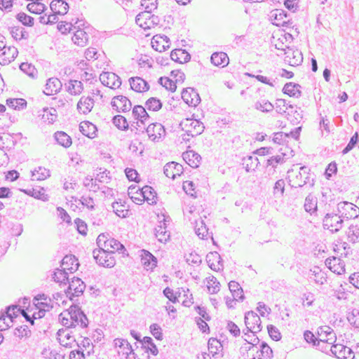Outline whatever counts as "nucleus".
<instances>
[{"label": "nucleus", "mask_w": 359, "mask_h": 359, "mask_svg": "<svg viewBox=\"0 0 359 359\" xmlns=\"http://www.w3.org/2000/svg\"><path fill=\"white\" fill-rule=\"evenodd\" d=\"M43 114L41 115L42 119L53 123L57 118V111L54 108H43Z\"/></svg>", "instance_id": "nucleus-54"}, {"label": "nucleus", "mask_w": 359, "mask_h": 359, "mask_svg": "<svg viewBox=\"0 0 359 359\" xmlns=\"http://www.w3.org/2000/svg\"><path fill=\"white\" fill-rule=\"evenodd\" d=\"M111 107L117 112L125 113L129 111L132 107L130 100L123 95H117L113 97L111 102Z\"/></svg>", "instance_id": "nucleus-11"}, {"label": "nucleus", "mask_w": 359, "mask_h": 359, "mask_svg": "<svg viewBox=\"0 0 359 359\" xmlns=\"http://www.w3.org/2000/svg\"><path fill=\"white\" fill-rule=\"evenodd\" d=\"M229 288L235 300H243L244 299L243 289L237 282L233 280L230 281Z\"/></svg>", "instance_id": "nucleus-44"}, {"label": "nucleus", "mask_w": 359, "mask_h": 359, "mask_svg": "<svg viewBox=\"0 0 359 359\" xmlns=\"http://www.w3.org/2000/svg\"><path fill=\"white\" fill-rule=\"evenodd\" d=\"M79 130L83 135L89 138L93 139L96 136L97 127L89 121L81 122L79 125Z\"/></svg>", "instance_id": "nucleus-32"}, {"label": "nucleus", "mask_w": 359, "mask_h": 359, "mask_svg": "<svg viewBox=\"0 0 359 359\" xmlns=\"http://www.w3.org/2000/svg\"><path fill=\"white\" fill-rule=\"evenodd\" d=\"M170 58L179 63H184L190 60L191 55L185 50L175 49L170 53Z\"/></svg>", "instance_id": "nucleus-35"}, {"label": "nucleus", "mask_w": 359, "mask_h": 359, "mask_svg": "<svg viewBox=\"0 0 359 359\" xmlns=\"http://www.w3.org/2000/svg\"><path fill=\"white\" fill-rule=\"evenodd\" d=\"M184 161L191 168H198L201 160V156L196 152L189 150L182 154Z\"/></svg>", "instance_id": "nucleus-28"}, {"label": "nucleus", "mask_w": 359, "mask_h": 359, "mask_svg": "<svg viewBox=\"0 0 359 359\" xmlns=\"http://www.w3.org/2000/svg\"><path fill=\"white\" fill-rule=\"evenodd\" d=\"M337 212L343 218H355L359 215V208L354 204L342 201L337 204Z\"/></svg>", "instance_id": "nucleus-5"}, {"label": "nucleus", "mask_w": 359, "mask_h": 359, "mask_svg": "<svg viewBox=\"0 0 359 359\" xmlns=\"http://www.w3.org/2000/svg\"><path fill=\"white\" fill-rule=\"evenodd\" d=\"M211 62L215 66L225 67L229 64V60L226 53L224 52L214 53L211 56Z\"/></svg>", "instance_id": "nucleus-38"}, {"label": "nucleus", "mask_w": 359, "mask_h": 359, "mask_svg": "<svg viewBox=\"0 0 359 359\" xmlns=\"http://www.w3.org/2000/svg\"><path fill=\"white\" fill-rule=\"evenodd\" d=\"M334 341H330L324 342L317 341V343H316V345L315 347L323 353L330 355V353L332 354L334 352Z\"/></svg>", "instance_id": "nucleus-52"}, {"label": "nucleus", "mask_w": 359, "mask_h": 359, "mask_svg": "<svg viewBox=\"0 0 359 359\" xmlns=\"http://www.w3.org/2000/svg\"><path fill=\"white\" fill-rule=\"evenodd\" d=\"M183 123L185 127L189 128L187 131L191 133V137L201 134L205 128L203 123L196 119L187 118Z\"/></svg>", "instance_id": "nucleus-22"}, {"label": "nucleus", "mask_w": 359, "mask_h": 359, "mask_svg": "<svg viewBox=\"0 0 359 359\" xmlns=\"http://www.w3.org/2000/svg\"><path fill=\"white\" fill-rule=\"evenodd\" d=\"M248 346L245 347V350L255 352L257 359H271L273 357V351L266 342H262L259 347L248 341Z\"/></svg>", "instance_id": "nucleus-7"}, {"label": "nucleus", "mask_w": 359, "mask_h": 359, "mask_svg": "<svg viewBox=\"0 0 359 359\" xmlns=\"http://www.w3.org/2000/svg\"><path fill=\"white\" fill-rule=\"evenodd\" d=\"M276 111L279 114H285L287 113V115H290V113L294 112L297 114V116H295V119L298 120V118H302V116L297 111L294 110V107L292 104H289L287 101L284 99H278L276 102Z\"/></svg>", "instance_id": "nucleus-17"}, {"label": "nucleus", "mask_w": 359, "mask_h": 359, "mask_svg": "<svg viewBox=\"0 0 359 359\" xmlns=\"http://www.w3.org/2000/svg\"><path fill=\"white\" fill-rule=\"evenodd\" d=\"M301 86L298 83L289 82L285 84L283 92L290 97H300L302 96Z\"/></svg>", "instance_id": "nucleus-31"}, {"label": "nucleus", "mask_w": 359, "mask_h": 359, "mask_svg": "<svg viewBox=\"0 0 359 359\" xmlns=\"http://www.w3.org/2000/svg\"><path fill=\"white\" fill-rule=\"evenodd\" d=\"M208 290L210 293L215 294L219 290V283L212 276L208 282Z\"/></svg>", "instance_id": "nucleus-64"}, {"label": "nucleus", "mask_w": 359, "mask_h": 359, "mask_svg": "<svg viewBox=\"0 0 359 359\" xmlns=\"http://www.w3.org/2000/svg\"><path fill=\"white\" fill-rule=\"evenodd\" d=\"M54 137L57 142L65 148L69 147L72 143L71 137L65 132L57 131Z\"/></svg>", "instance_id": "nucleus-45"}, {"label": "nucleus", "mask_w": 359, "mask_h": 359, "mask_svg": "<svg viewBox=\"0 0 359 359\" xmlns=\"http://www.w3.org/2000/svg\"><path fill=\"white\" fill-rule=\"evenodd\" d=\"M308 175L307 168L305 166L301 167L300 170L294 177L290 175L291 186L295 188L302 187L309 182V177Z\"/></svg>", "instance_id": "nucleus-13"}, {"label": "nucleus", "mask_w": 359, "mask_h": 359, "mask_svg": "<svg viewBox=\"0 0 359 359\" xmlns=\"http://www.w3.org/2000/svg\"><path fill=\"white\" fill-rule=\"evenodd\" d=\"M6 104L15 110H21L27 107V101L22 98H10L6 100Z\"/></svg>", "instance_id": "nucleus-48"}, {"label": "nucleus", "mask_w": 359, "mask_h": 359, "mask_svg": "<svg viewBox=\"0 0 359 359\" xmlns=\"http://www.w3.org/2000/svg\"><path fill=\"white\" fill-rule=\"evenodd\" d=\"M0 54V64L8 65L15 60L18 54V49L14 46H5Z\"/></svg>", "instance_id": "nucleus-15"}, {"label": "nucleus", "mask_w": 359, "mask_h": 359, "mask_svg": "<svg viewBox=\"0 0 359 359\" xmlns=\"http://www.w3.org/2000/svg\"><path fill=\"white\" fill-rule=\"evenodd\" d=\"M285 156V153L273 156L267 160V166H272L276 168L278 164L283 163L285 162L284 157Z\"/></svg>", "instance_id": "nucleus-60"}, {"label": "nucleus", "mask_w": 359, "mask_h": 359, "mask_svg": "<svg viewBox=\"0 0 359 359\" xmlns=\"http://www.w3.org/2000/svg\"><path fill=\"white\" fill-rule=\"evenodd\" d=\"M261 319L254 311H248L245 314V324L248 332L257 333L262 330Z\"/></svg>", "instance_id": "nucleus-9"}, {"label": "nucleus", "mask_w": 359, "mask_h": 359, "mask_svg": "<svg viewBox=\"0 0 359 359\" xmlns=\"http://www.w3.org/2000/svg\"><path fill=\"white\" fill-rule=\"evenodd\" d=\"M341 215L327 213L323 221L324 229H329L332 233L339 231L343 226L344 220Z\"/></svg>", "instance_id": "nucleus-3"}, {"label": "nucleus", "mask_w": 359, "mask_h": 359, "mask_svg": "<svg viewBox=\"0 0 359 359\" xmlns=\"http://www.w3.org/2000/svg\"><path fill=\"white\" fill-rule=\"evenodd\" d=\"M254 107L262 112L268 113L273 110L274 105L266 99H260L255 102Z\"/></svg>", "instance_id": "nucleus-43"}, {"label": "nucleus", "mask_w": 359, "mask_h": 359, "mask_svg": "<svg viewBox=\"0 0 359 359\" xmlns=\"http://www.w3.org/2000/svg\"><path fill=\"white\" fill-rule=\"evenodd\" d=\"M183 167L181 164L172 161L166 163L163 168V172L166 177L175 179L183 173Z\"/></svg>", "instance_id": "nucleus-18"}, {"label": "nucleus", "mask_w": 359, "mask_h": 359, "mask_svg": "<svg viewBox=\"0 0 359 359\" xmlns=\"http://www.w3.org/2000/svg\"><path fill=\"white\" fill-rule=\"evenodd\" d=\"M142 262L148 269H152L157 264V259L149 251L142 250Z\"/></svg>", "instance_id": "nucleus-40"}, {"label": "nucleus", "mask_w": 359, "mask_h": 359, "mask_svg": "<svg viewBox=\"0 0 359 359\" xmlns=\"http://www.w3.org/2000/svg\"><path fill=\"white\" fill-rule=\"evenodd\" d=\"M181 94L182 99L189 106L196 107L201 102L198 93L193 88H187L183 89Z\"/></svg>", "instance_id": "nucleus-14"}, {"label": "nucleus", "mask_w": 359, "mask_h": 359, "mask_svg": "<svg viewBox=\"0 0 359 359\" xmlns=\"http://www.w3.org/2000/svg\"><path fill=\"white\" fill-rule=\"evenodd\" d=\"M318 341H335L336 335L334 330L329 326H320L317 330Z\"/></svg>", "instance_id": "nucleus-20"}, {"label": "nucleus", "mask_w": 359, "mask_h": 359, "mask_svg": "<svg viewBox=\"0 0 359 359\" xmlns=\"http://www.w3.org/2000/svg\"><path fill=\"white\" fill-rule=\"evenodd\" d=\"M61 266L64 269L72 273L78 270L79 263L75 256L70 255L63 257L61 261Z\"/></svg>", "instance_id": "nucleus-23"}, {"label": "nucleus", "mask_w": 359, "mask_h": 359, "mask_svg": "<svg viewBox=\"0 0 359 359\" xmlns=\"http://www.w3.org/2000/svg\"><path fill=\"white\" fill-rule=\"evenodd\" d=\"M338 359H353L354 353L352 349L343 344H337L334 345L332 353Z\"/></svg>", "instance_id": "nucleus-19"}, {"label": "nucleus", "mask_w": 359, "mask_h": 359, "mask_svg": "<svg viewBox=\"0 0 359 359\" xmlns=\"http://www.w3.org/2000/svg\"><path fill=\"white\" fill-rule=\"evenodd\" d=\"M318 199L311 194H309L305 198L304 210L311 215L315 213L318 210Z\"/></svg>", "instance_id": "nucleus-36"}, {"label": "nucleus", "mask_w": 359, "mask_h": 359, "mask_svg": "<svg viewBox=\"0 0 359 359\" xmlns=\"http://www.w3.org/2000/svg\"><path fill=\"white\" fill-rule=\"evenodd\" d=\"M259 162L257 156H247L242 159V165L247 172L254 171L258 166Z\"/></svg>", "instance_id": "nucleus-37"}, {"label": "nucleus", "mask_w": 359, "mask_h": 359, "mask_svg": "<svg viewBox=\"0 0 359 359\" xmlns=\"http://www.w3.org/2000/svg\"><path fill=\"white\" fill-rule=\"evenodd\" d=\"M65 315L70 317L71 320L73 322V327L80 326L82 328H85L88 327V320L79 306H71L68 311H65Z\"/></svg>", "instance_id": "nucleus-1"}, {"label": "nucleus", "mask_w": 359, "mask_h": 359, "mask_svg": "<svg viewBox=\"0 0 359 359\" xmlns=\"http://www.w3.org/2000/svg\"><path fill=\"white\" fill-rule=\"evenodd\" d=\"M88 39V34L83 29H76L72 38V41L81 47H83L87 44Z\"/></svg>", "instance_id": "nucleus-34"}, {"label": "nucleus", "mask_w": 359, "mask_h": 359, "mask_svg": "<svg viewBox=\"0 0 359 359\" xmlns=\"http://www.w3.org/2000/svg\"><path fill=\"white\" fill-rule=\"evenodd\" d=\"M51 11L58 15H65L69 9L68 4L63 0H53L50 4Z\"/></svg>", "instance_id": "nucleus-33"}, {"label": "nucleus", "mask_w": 359, "mask_h": 359, "mask_svg": "<svg viewBox=\"0 0 359 359\" xmlns=\"http://www.w3.org/2000/svg\"><path fill=\"white\" fill-rule=\"evenodd\" d=\"M20 69L21 71L32 78L36 77L37 74V70L35 67L28 62H22L20 65Z\"/></svg>", "instance_id": "nucleus-57"}, {"label": "nucleus", "mask_w": 359, "mask_h": 359, "mask_svg": "<svg viewBox=\"0 0 359 359\" xmlns=\"http://www.w3.org/2000/svg\"><path fill=\"white\" fill-rule=\"evenodd\" d=\"M158 83L165 89L175 92L177 88L176 82H174L172 80L168 77H161L158 80Z\"/></svg>", "instance_id": "nucleus-58"}, {"label": "nucleus", "mask_w": 359, "mask_h": 359, "mask_svg": "<svg viewBox=\"0 0 359 359\" xmlns=\"http://www.w3.org/2000/svg\"><path fill=\"white\" fill-rule=\"evenodd\" d=\"M135 189V187H130L129 194L134 193L133 191ZM135 193L140 195L150 205L156 203L157 194L155 190L150 186H144L142 189L138 188Z\"/></svg>", "instance_id": "nucleus-8"}, {"label": "nucleus", "mask_w": 359, "mask_h": 359, "mask_svg": "<svg viewBox=\"0 0 359 359\" xmlns=\"http://www.w3.org/2000/svg\"><path fill=\"white\" fill-rule=\"evenodd\" d=\"M146 107L149 111H157L162 107V102L156 97H150L145 103Z\"/></svg>", "instance_id": "nucleus-55"}, {"label": "nucleus", "mask_w": 359, "mask_h": 359, "mask_svg": "<svg viewBox=\"0 0 359 359\" xmlns=\"http://www.w3.org/2000/svg\"><path fill=\"white\" fill-rule=\"evenodd\" d=\"M104 250L107 252L109 251L112 255H114L115 252L125 255L126 252V249L124 245L121 244L118 240H116L113 238H109Z\"/></svg>", "instance_id": "nucleus-25"}, {"label": "nucleus", "mask_w": 359, "mask_h": 359, "mask_svg": "<svg viewBox=\"0 0 359 359\" xmlns=\"http://www.w3.org/2000/svg\"><path fill=\"white\" fill-rule=\"evenodd\" d=\"M129 83L131 89L135 92H145L149 88V86L147 82L141 77H132L129 79Z\"/></svg>", "instance_id": "nucleus-27"}, {"label": "nucleus", "mask_w": 359, "mask_h": 359, "mask_svg": "<svg viewBox=\"0 0 359 359\" xmlns=\"http://www.w3.org/2000/svg\"><path fill=\"white\" fill-rule=\"evenodd\" d=\"M69 272L67 270L56 269L53 274V279L54 281L59 283L60 285H67L69 280L68 273Z\"/></svg>", "instance_id": "nucleus-41"}, {"label": "nucleus", "mask_w": 359, "mask_h": 359, "mask_svg": "<svg viewBox=\"0 0 359 359\" xmlns=\"http://www.w3.org/2000/svg\"><path fill=\"white\" fill-rule=\"evenodd\" d=\"M67 283L69 286L65 292L71 300H73V297L81 295L86 288L84 282L79 278L74 277L71 281L68 280Z\"/></svg>", "instance_id": "nucleus-6"}, {"label": "nucleus", "mask_w": 359, "mask_h": 359, "mask_svg": "<svg viewBox=\"0 0 359 359\" xmlns=\"http://www.w3.org/2000/svg\"><path fill=\"white\" fill-rule=\"evenodd\" d=\"M149 137L154 142L160 141L165 135L164 126L158 123H149L146 128Z\"/></svg>", "instance_id": "nucleus-10"}, {"label": "nucleus", "mask_w": 359, "mask_h": 359, "mask_svg": "<svg viewBox=\"0 0 359 359\" xmlns=\"http://www.w3.org/2000/svg\"><path fill=\"white\" fill-rule=\"evenodd\" d=\"M57 334L60 344L65 347L71 348L72 344L75 342V339L67 329H60Z\"/></svg>", "instance_id": "nucleus-26"}, {"label": "nucleus", "mask_w": 359, "mask_h": 359, "mask_svg": "<svg viewBox=\"0 0 359 359\" xmlns=\"http://www.w3.org/2000/svg\"><path fill=\"white\" fill-rule=\"evenodd\" d=\"M165 219L159 222V224L154 229V234L161 243H165L170 238V233L166 230Z\"/></svg>", "instance_id": "nucleus-24"}, {"label": "nucleus", "mask_w": 359, "mask_h": 359, "mask_svg": "<svg viewBox=\"0 0 359 359\" xmlns=\"http://www.w3.org/2000/svg\"><path fill=\"white\" fill-rule=\"evenodd\" d=\"M348 241L352 243H359V226L351 224L347 231Z\"/></svg>", "instance_id": "nucleus-53"}, {"label": "nucleus", "mask_w": 359, "mask_h": 359, "mask_svg": "<svg viewBox=\"0 0 359 359\" xmlns=\"http://www.w3.org/2000/svg\"><path fill=\"white\" fill-rule=\"evenodd\" d=\"M65 315L70 317L71 320L73 322V327L80 326L82 328H85L88 327V320L79 306H71L68 311H65Z\"/></svg>", "instance_id": "nucleus-2"}, {"label": "nucleus", "mask_w": 359, "mask_h": 359, "mask_svg": "<svg viewBox=\"0 0 359 359\" xmlns=\"http://www.w3.org/2000/svg\"><path fill=\"white\" fill-rule=\"evenodd\" d=\"M149 116L147 111H145V113L142 114V118H140L139 121H137L136 122H134L133 124H131V128H135L136 130H141L142 129H145L144 125L146 124L147 121L149 119Z\"/></svg>", "instance_id": "nucleus-61"}, {"label": "nucleus", "mask_w": 359, "mask_h": 359, "mask_svg": "<svg viewBox=\"0 0 359 359\" xmlns=\"http://www.w3.org/2000/svg\"><path fill=\"white\" fill-rule=\"evenodd\" d=\"M95 104L94 100L89 96H82L77 103V110L80 114H88L93 108Z\"/></svg>", "instance_id": "nucleus-21"}, {"label": "nucleus", "mask_w": 359, "mask_h": 359, "mask_svg": "<svg viewBox=\"0 0 359 359\" xmlns=\"http://www.w3.org/2000/svg\"><path fill=\"white\" fill-rule=\"evenodd\" d=\"M359 141V137L358 133H355L351 137L348 143V144L345 147V148L342 150L343 154H348L351 150H352L357 143Z\"/></svg>", "instance_id": "nucleus-63"}, {"label": "nucleus", "mask_w": 359, "mask_h": 359, "mask_svg": "<svg viewBox=\"0 0 359 359\" xmlns=\"http://www.w3.org/2000/svg\"><path fill=\"white\" fill-rule=\"evenodd\" d=\"M325 265L334 273L341 275L345 272L344 262L340 258L332 257L325 260Z\"/></svg>", "instance_id": "nucleus-16"}, {"label": "nucleus", "mask_w": 359, "mask_h": 359, "mask_svg": "<svg viewBox=\"0 0 359 359\" xmlns=\"http://www.w3.org/2000/svg\"><path fill=\"white\" fill-rule=\"evenodd\" d=\"M151 12L147 11L140 13L135 18V22L144 29H149V22L150 21Z\"/></svg>", "instance_id": "nucleus-39"}, {"label": "nucleus", "mask_w": 359, "mask_h": 359, "mask_svg": "<svg viewBox=\"0 0 359 359\" xmlns=\"http://www.w3.org/2000/svg\"><path fill=\"white\" fill-rule=\"evenodd\" d=\"M62 85L60 79L55 77H52L48 79L44 93L48 95L56 94L60 91Z\"/></svg>", "instance_id": "nucleus-29"}, {"label": "nucleus", "mask_w": 359, "mask_h": 359, "mask_svg": "<svg viewBox=\"0 0 359 359\" xmlns=\"http://www.w3.org/2000/svg\"><path fill=\"white\" fill-rule=\"evenodd\" d=\"M114 213L121 218H126L128 216L129 210L126 208V203L114 202L111 205Z\"/></svg>", "instance_id": "nucleus-42"}, {"label": "nucleus", "mask_w": 359, "mask_h": 359, "mask_svg": "<svg viewBox=\"0 0 359 359\" xmlns=\"http://www.w3.org/2000/svg\"><path fill=\"white\" fill-rule=\"evenodd\" d=\"M206 260L210 268L214 271H219L223 267L221 264L222 258L217 252H209L206 256Z\"/></svg>", "instance_id": "nucleus-30"}, {"label": "nucleus", "mask_w": 359, "mask_h": 359, "mask_svg": "<svg viewBox=\"0 0 359 359\" xmlns=\"http://www.w3.org/2000/svg\"><path fill=\"white\" fill-rule=\"evenodd\" d=\"M93 255L95 262L100 266L111 268L116 264V260L113 255L104 250H93Z\"/></svg>", "instance_id": "nucleus-4"}, {"label": "nucleus", "mask_w": 359, "mask_h": 359, "mask_svg": "<svg viewBox=\"0 0 359 359\" xmlns=\"http://www.w3.org/2000/svg\"><path fill=\"white\" fill-rule=\"evenodd\" d=\"M100 80L104 86L112 89L118 88L121 86V78L113 72H102Z\"/></svg>", "instance_id": "nucleus-12"}, {"label": "nucleus", "mask_w": 359, "mask_h": 359, "mask_svg": "<svg viewBox=\"0 0 359 359\" xmlns=\"http://www.w3.org/2000/svg\"><path fill=\"white\" fill-rule=\"evenodd\" d=\"M9 30L11 35L16 41L22 39H27L29 36L28 32H26L23 27H10Z\"/></svg>", "instance_id": "nucleus-51"}, {"label": "nucleus", "mask_w": 359, "mask_h": 359, "mask_svg": "<svg viewBox=\"0 0 359 359\" xmlns=\"http://www.w3.org/2000/svg\"><path fill=\"white\" fill-rule=\"evenodd\" d=\"M112 122L114 125L119 130H126L128 129V123L126 118L121 115H116L113 117Z\"/></svg>", "instance_id": "nucleus-56"}, {"label": "nucleus", "mask_w": 359, "mask_h": 359, "mask_svg": "<svg viewBox=\"0 0 359 359\" xmlns=\"http://www.w3.org/2000/svg\"><path fill=\"white\" fill-rule=\"evenodd\" d=\"M142 344L147 352H150L154 355H156L158 353V350L150 337H144L142 340Z\"/></svg>", "instance_id": "nucleus-49"}, {"label": "nucleus", "mask_w": 359, "mask_h": 359, "mask_svg": "<svg viewBox=\"0 0 359 359\" xmlns=\"http://www.w3.org/2000/svg\"><path fill=\"white\" fill-rule=\"evenodd\" d=\"M16 18L24 25L32 27L34 25V18L25 13H18Z\"/></svg>", "instance_id": "nucleus-62"}, {"label": "nucleus", "mask_w": 359, "mask_h": 359, "mask_svg": "<svg viewBox=\"0 0 359 359\" xmlns=\"http://www.w3.org/2000/svg\"><path fill=\"white\" fill-rule=\"evenodd\" d=\"M50 177V170L44 167H39L32 171V180H44Z\"/></svg>", "instance_id": "nucleus-47"}, {"label": "nucleus", "mask_w": 359, "mask_h": 359, "mask_svg": "<svg viewBox=\"0 0 359 359\" xmlns=\"http://www.w3.org/2000/svg\"><path fill=\"white\" fill-rule=\"evenodd\" d=\"M195 232L197 236L202 239H208V229L206 227L203 220L200 219L196 222Z\"/></svg>", "instance_id": "nucleus-50"}, {"label": "nucleus", "mask_w": 359, "mask_h": 359, "mask_svg": "<svg viewBox=\"0 0 359 359\" xmlns=\"http://www.w3.org/2000/svg\"><path fill=\"white\" fill-rule=\"evenodd\" d=\"M347 319L349 323L353 327H359V310L354 309L348 313Z\"/></svg>", "instance_id": "nucleus-59"}, {"label": "nucleus", "mask_w": 359, "mask_h": 359, "mask_svg": "<svg viewBox=\"0 0 359 359\" xmlns=\"http://www.w3.org/2000/svg\"><path fill=\"white\" fill-rule=\"evenodd\" d=\"M83 90V86L81 81L78 80H70L67 86V91L72 95H80Z\"/></svg>", "instance_id": "nucleus-46"}]
</instances>
